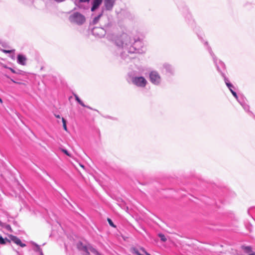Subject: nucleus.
Wrapping results in <instances>:
<instances>
[{
	"label": "nucleus",
	"instance_id": "aec40b11",
	"mask_svg": "<svg viewBox=\"0 0 255 255\" xmlns=\"http://www.w3.org/2000/svg\"><path fill=\"white\" fill-rule=\"evenodd\" d=\"M232 94L233 95V96L238 100V101L239 102L240 100H239L238 95L237 93L234 91H232Z\"/></svg>",
	"mask_w": 255,
	"mask_h": 255
},
{
	"label": "nucleus",
	"instance_id": "7c9ffc66",
	"mask_svg": "<svg viewBox=\"0 0 255 255\" xmlns=\"http://www.w3.org/2000/svg\"><path fill=\"white\" fill-rule=\"evenodd\" d=\"M80 165L81 167L84 168V166L83 165L80 164Z\"/></svg>",
	"mask_w": 255,
	"mask_h": 255
},
{
	"label": "nucleus",
	"instance_id": "412c9836",
	"mask_svg": "<svg viewBox=\"0 0 255 255\" xmlns=\"http://www.w3.org/2000/svg\"><path fill=\"white\" fill-rule=\"evenodd\" d=\"M108 220V222L109 223V224H110V225L113 227H115V225L114 224L113 221H112L111 219H110V218H108L107 219Z\"/></svg>",
	"mask_w": 255,
	"mask_h": 255
},
{
	"label": "nucleus",
	"instance_id": "f3484780",
	"mask_svg": "<svg viewBox=\"0 0 255 255\" xmlns=\"http://www.w3.org/2000/svg\"><path fill=\"white\" fill-rule=\"evenodd\" d=\"M65 154L67 155L69 157L71 158L72 159H75L74 154L70 152H69L68 150L66 149H65Z\"/></svg>",
	"mask_w": 255,
	"mask_h": 255
},
{
	"label": "nucleus",
	"instance_id": "6e6552de",
	"mask_svg": "<svg viewBox=\"0 0 255 255\" xmlns=\"http://www.w3.org/2000/svg\"><path fill=\"white\" fill-rule=\"evenodd\" d=\"M116 1L117 0H103V5L102 8L103 12L112 11Z\"/></svg>",
	"mask_w": 255,
	"mask_h": 255
},
{
	"label": "nucleus",
	"instance_id": "f8f14e48",
	"mask_svg": "<svg viewBox=\"0 0 255 255\" xmlns=\"http://www.w3.org/2000/svg\"><path fill=\"white\" fill-rule=\"evenodd\" d=\"M17 60L19 63L24 65L25 64L26 58L24 56L21 55H18L17 56Z\"/></svg>",
	"mask_w": 255,
	"mask_h": 255
},
{
	"label": "nucleus",
	"instance_id": "dca6fc26",
	"mask_svg": "<svg viewBox=\"0 0 255 255\" xmlns=\"http://www.w3.org/2000/svg\"><path fill=\"white\" fill-rule=\"evenodd\" d=\"M239 103H240V104L242 105V106L243 107V108L246 111H247V112L249 111V106L247 104H246L245 103L242 102L241 101H239Z\"/></svg>",
	"mask_w": 255,
	"mask_h": 255
},
{
	"label": "nucleus",
	"instance_id": "39448f33",
	"mask_svg": "<svg viewBox=\"0 0 255 255\" xmlns=\"http://www.w3.org/2000/svg\"><path fill=\"white\" fill-rule=\"evenodd\" d=\"M149 80L152 84L155 86L160 85L162 82V78L156 71H152L149 72Z\"/></svg>",
	"mask_w": 255,
	"mask_h": 255
},
{
	"label": "nucleus",
	"instance_id": "f257e3e1",
	"mask_svg": "<svg viewBox=\"0 0 255 255\" xmlns=\"http://www.w3.org/2000/svg\"><path fill=\"white\" fill-rule=\"evenodd\" d=\"M101 27L93 28L92 32L96 37H102L106 34L107 38L110 41H115L122 59L128 61L130 59L129 54L142 53V43L138 39L131 37L127 33H123L120 38L116 39V25L113 21L102 22Z\"/></svg>",
	"mask_w": 255,
	"mask_h": 255
},
{
	"label": "nucleus",
	"instance_id": "f03ea898",
	"mask_svg": "<svg viewBox=\"0 0 255 255\" xmlns=\"http://www.w3.org/2000/svg\"><path fill=\"white\" fill-rule=\"evenodd\" d=\"M204 44L205 45L207 46V49L209 52L210 53L211 56L212 57L214 63L216 67L217 70L219 73H221L222 76L223 77L226 86H227V87H231L232 84L230 82L229 79L226 77L225 74L223 72V70H224L225 68L224 63L221 61L220 60H219L217 58V57L215 56L213 51H212L211 47L208 46L207 42H205Z\"/></svg>",
	"mask_w": 255,
	"mask_h": 255
},
{
	"label": "nucleus",
	"instance_id": "9d476101",
	"mask_svg": "<svg viewBox=\"0 0 255 255\" xmlns=\"http://www.w3.org/2000/svg\"><path fill=\"white\" fill-rule=\"evenodd\" d=\"M163 70H164L166 73L169 74H173L174 72V68L168 63H164L163 64Z\"/></svg>",
	"mask_w": 255,
	"mask_h": 255
},
{
	"label": "nucleus",
	"instance_id": "423d86ee",
	"mask_svg": "<svg viewBox=\"0 0 255 255\" xmlns=\"http://www.w3.org/2000/svg\"><path fill=\"white\" fill-rule=\"evenodd\" d=\"M131 82L134 85L139 88H144L147 84V80L142 76H132Z\"/></svg>",
	"mask_w": 255,
	"mask_h": 255
},
{
	"label": "nucleus",
	"instance_id": "473e14b6",
	"mask_svg": "<svg viewBox=\"0 0 255 255\" xmlns=\"http://www.w3.org/2000/svg\"><path fill=\"white\" fill-rule=\"evenodd\" d=\"M11 81H12L13 82H14V83H16V82H15L14 80H11Z\"/></svg>",
	"mask_w": 255,
	"mask_h": 255
},
{
	"label": "nucleus",
	"instance_id": "393cba45",
	"mask_svg": "<svg viewBox=\"0 0 255 255\" xmlns=\"http://www.w3.org/2000/svg\"><path fill=\"white\" fill-rule=\"evenodd\" d=\"M3 52H5V53H10V52H11V51H10V50H3Z\"/></svg>",
	"mask_w": 255,
	"mask_h": 255
},
{
	"label": "nucleus",
	"instance_id": "cd10ccee",
	"mask_svg": "<svg viewBox=\"0 0 255 255\" xmlns=\"http://www.w3.org/2000/svg\"><path fill=\"white\" fill-rule=\"evenodd\" d=\"M65 130H67V127L66 126V123L65 122Z\"/></svg>",
	"mask_w": 255,
	"mask_h": 255
},
{
	"label": "nucleus",
	"instance_id": "20e7f679",
	"mask_svg": "<svg viewBox=\"0 0 255 255\" xmlns=\"http://www.w3.org/2000/svg\"><path fill=\"white\" fill-rule=\"evenodd\" d=\"M69 19L71 22L79 25H82L86 21L85 16L78 12H74L72 13L70 15Z\"/></svg>",
	"mask_w": 255,
	"mask_h": 255
},
{
	"label": "nucleus",
	"instance_id": "72a5a7b5",
	"mask_svg": "<svg viewBox=\"0 0 255 255\" xmlns=\"http://www.w3.org/2000/svg\"><path fill=\"white\" fill-rule=\"evenodd\" d=\"M61 150H62V152H64V149H62Z\"/></svg>",
	"mask_w": 255,
	"mask_h": 255
},
{
	"label": "nucleus",
	"instance_id": "2eb2a0df",
	"mask_svg": "<svg viewBox=\"0 0 255 255\" xmlns=\"http://www.w3.org/2000/svg\"><path fill=\"white\" fill-rule=\"evenodd\" d=\"M244 249L247 253L249 254V255H255V253L252 252V248L251 247H245Z\"/></svg>",
	"mask_w": 255,
	"mask_h": 255
},
{
	"label": "nucleus",
	"instance_id": "c756f323",
	"mask_svg": "<svg viewBox=\"0 0 255 255\" xmlns=\"http://www.w3.org/2000/svg\"><path fill=\"white\" fill-rule=\"evenodd\" d=\"M0 103H2V101L1 99H0Z\"/></svg>",
	"mask_w": 255,
	"mask_h": 255
},
{
	"label": "nucleus",
	"instance_id": "6ab92c4d",
	"mask_svg": "<svg viewBox=\"0 0 255 255\" xmlns=\"http://www.w3.org/2000/svg\"><path fill=\"white\" fill-rule=\"evenodd\" d=\"M0 244L1 245H5V240L2 237V236H0Z\"/></svg>",
	"mask_w": 255,
	"mask_h": 255
},
{
	"label": "nucleus",
	"instance_id": "ddd939ff",
	"mask_svg": "<svg viewBox=\"0 0 255 255\" xmlns=\"http://www.w3.org/2000/svg\"><path fill=\"white\" fill-rule=\"evenodd\" d=\"M75 97L76 100L78 102L79 104H80L82 106L84 107L88 108L90 109H92V108L88 106H86L83 102L80 99V98L78 97V96L77 95H74Z\"/></svg>",
	"mask_w": 255,
	"mask_h": 255
},
{
	"label": "nucleus",
	"instance_id": "b1692460",
	"mask_svg": "<svg viewBox=\"0 0 255 255\" xmlns=\"http://www.w3.org/2000/svg\"><path fill=\"white\" fill-rule=\"evenodd\" d=\"M4 240H5V244H6V243H10V242H11V241L10 240V239H7V238H5V239H4Z\"/></svg>",
	"mask_w": 255,
	"mask_h": 255
},
{
	"label": "nucleus",
	"instance_id": "9b49d317",
	"mask_svg": "<svg viewBox=\"0 0 255 255\" xmlns=\"http://www.w3.org/2000/svg\"><path fill=\"white\" fill-rule=\"evenodd\" d=\"M103 0H94L92 2V6L91 7V11H94L97 9L100 5L102 4Z\"/></svg>",
	"mask_w": 255,
	"mask_h": 255
},
{
	"label": "nucleus",
	"instance_id": "7ed1b4c3",
	"mask_svg": "<svg viewBox=\"0 0 255 255\" xmlns=\"http://www.w3.org/2000/svg\"><path fill=\"white\" fill-rule=\"evenodd\" d=\"M77 247L79 251L83 252V255H90V253L95 255H102L90 245L85 246L81 242H79L77 244Z\"/></svg>",
	"mask_w": 255,
	"mask_h": 255
},
{
	"label": "nucleus",
	"instance_id": "2f4dec72",
	"mask_svg": "<svg viewBox=\"0 0 255 255\" xmlns=\"http://www.w3.org/2000/svg\"><path fill=\"white\" fill-rule=\"evenodd\" d=\"M67 160H69V161L70 162H72V160H70V159H67Z\"/></svg>",
	"mask_w": 255,
	"mask_h": 255
},
{
	"label": "nucleus",
	"instance_id": "5701e85b",
	"mask_svg": "<svg viewBox=\"0 0 255 255\" xmlns=\"http://www.w3.org/2000/svg\"><path fill=\"white\" fill-rule=\"evenodd\" d=\"M229 89V90L231 91V92H232V91H234L233 90V89H234V86H233V84H232V87H228Z\"/></svg>",
	"mask_w": 255,
	"mask_h": 255
},
{
	"label": "nucleus",
	"instance_id": "0eeeda50",
	"mask_svg": "<svg viewBox=\"0 0 255 255\" xmlns=\"http://www.w3.org/2000/svg\"><path fill=\"white\" fill-rule=\"evenodd\" d=\"M103 10L99 13L97 15L95 16L91 22V23L93 24H96L98 23H100V25L102 24V22H108V21H112L107 16L103 15Z\"/></svg>",
	"mask_w": 255,
	"mask_h": 255
},
{
	"label": "nucleus",
	"instance_id": "a878e982",
	"mask_svg": "<svg viewBox=\"0 0 255 255\" xmlns=\"http://www.w3.org/2000/svg\"><path fill=\"white\" fill-rule=\"evenodd\" d=\"M9 70L13 73H15V71L14 70H13V69L11 68H9Z\"/></svg>",
	"mask_w": 255,
	"mask_h": 255
},
{
	"label": "nucleus",
	"instance_id": "4be33fe9",
	"mask_svg": "<svg viewBox=\"0 0 255 255\" xmlns=\"http://www.w3.org/2000/svg\"><path fill=\"white\" fill-rule=\"evenodd\" d=\"M6 230L10 231V232H12V229L9 225H6L4 226H3Z\"/></svg>",
	"mask_w": 255,
	"mask_h": 255
},
{
	"label": "nucleus",
	"instance_id": "a211bd4d",
	"mask_svg": "<svg viewBox=\"0 0 255 255\" xmlns=\"http://www.w3.org/2000/svg\"><path fill=\"white\" fill-rule=\"evenodd\" d=\"M159 237L160 238V240L163 242H165L166 241V238L165 236L163 234H159Z\"/></svg>",
	"mask_w": 255,
	"mask_h": 255
},
{
	"label": "nucleus",
	"instance_id": "1a4fd4ad",
	"mask_svg": "<svg viewBox=\"0 0 255 255\" xmlns=\"http://www.w3.org/2000/svg\"><path fill=\"white\" fill-rule=\"evenodd\" d=\"M8 236L10 240L16 245L19 246L22 248L25 247L26 246V245L24 243H22L20 239L18 237L12 235H9Z\"/></svg>",
	"mask_w": 255,
	"mask_h": 255
},
{
	"label": "nucleus",
	"instance_id": "c85d7f7f",
	"mask_svg": "<svg viewBox=\"0 0 255 255\" xmlns=\"http://www.w3.org/2000/svg\"><path fill=\"white\" fill-rule=\"evenodd\" d=\"M62 121L63 122V124H64V118H62Z\"/></svg>",
	"mask_w": 255,
	"mask_h": 255
},
{
	"label": "nucleus",
	"instance_id": "4468645a",
	"mask_svg": "<svg viewBox=\"0 0 255 255\" xmlns=\"http://www.w3.org/2000/svg\"><path fill=\"white\" fill-rule=\"evenodd\" d=\"M90 0H78L76 1L77 5L80 8L83 7V3H87L89 2Z\"/></svg>",
	"mask_w": 255,
	"mask_h": 255
},
{
	"label": "nucleus",
	"instance_id": "bb28decb",
	"mask_svg": "<svg viewBox=\"0 0 255 255\" xmlns=\"http://www.w3.org/2000/svg\"><path fill=\"white\" fill-rule=\"evenodd\" d=\"M55 117H56L57 118H58V119H60V116H59V115H55Z\"/></svg>",
	"mask_w": 255,
	"mask_h": 255
}]
</instances>
